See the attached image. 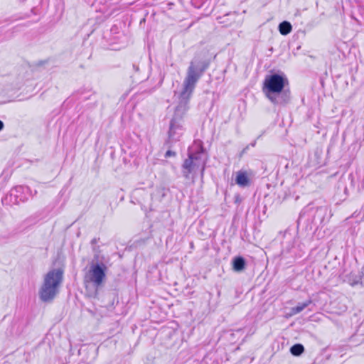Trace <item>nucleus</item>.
Returning <instances> with one entry per match:
<instances>
[{"instance_id":"nucleus-1","label":"nucleus","mask_w":364,"mask_h":364,"mask_svg":"<svg viewBox=\"0 0 364 364\" xmlns=\"http://www.w3.org/2000/svg\"><path fill=\"white\" fill-rule=\"evenodd\" d=\"M210 65V60L196 56L189 64L183 87L178 95V104L169 123L168 139L166 145L171 147V144L179 140L183 134V116L188 109L189 100L196 84Z\"/></svg>"},{"instance_id":"nucleus-2","label":"nucleus","mask_w":364,"mask_h":364,"mask_svg":"<svg viewBox=\"0 0 364 364\" xmlns=\"http://www.w3.org/2000/svg\"><path fill=\"white\" fill-rule=\"evenodd\" d=\"M286 84L288 80L284 75L277 73L267 75L264 81L263 92L274 105H285L291 97L290 91L285 89Z\"/></svg>"},{"instance_id":"nucleus-3","label":"nucleus","mask_w":364,"mask_h":364,"mask_svg":"<svg viewBox=\"0 0 364 364\" xmlns=\"http://www.w3.org/2000/svg\"><path fill=\"white\" fill-rule=\"evenodd\" d=\"M206 161L207 159L202 143L200 141L196 142L194 146L188 149V158L185 159L182 164L183 176L186 179H189L190 175L197 169L200 170L203 176Z\"/></svg>"},{"instance_id":"nucleus-4","label":"nucleus","mask_w":364,"mask_h":364,"mask_svg":"<svg viewBox=\"0 0 364 364\" xmlns=\"http://www.w3.org/2000/svg\"><path fill=\"white\" fill-rule=\"evenodd\" d=\"M63 279V270L60 268L50 270L44 277L39 290V297L43 302H50L59 292Z\"/></svg>"},{"instance_id":"nucleus-5","label":"nucleus","mask_w":364,"mask_h":364,"mask_svg":"<svg viewBox=\"0 0 364 364\" xmlns=\"http://www.w3.org/2000/svg\"><path fill=\"white\" fill-rule=\"evenodd\" d=\"M106 269L107 267L103 262L92 264L85 276V282L92 283L96 288L100 287L105 279Z\"/></svg>"},{"instance_id":"nucleus-6","label":"nucleus","mask_w":364,"mask_h":364,"mask_svg":"<svg viewBox=\"0 0 364 364\" xmlns=\"http://www.w3.org/2000/svg\"><path fill=\"white\" fill-rule=\"evenodd\" d=\"M327 213V208L326 207H314L311 204L306 206L300 213L299 220L304 217L306 215L312 216V222L315 224H321Z\"/></svg>"},{"instance_id":"nucleus-7","label":"nucleus","mask_w":364,"mask_h":364,"mask_svg":"<svg viewBox=\"0 0 364 364\" xmlns=\"http://www.w3.org/2000/svg\"><path fill=\"white\" fill-rule=\"evenodd\" d=\"M235 183L240 187H247L250 185V179L248 174L245 171H239L236 173Z\"/></svg>"},{"instance_id":"nucleus-8","label":"nucleus","mask_w":364,"mask_h":364,"mask_svg":"<svg viewBox=\"0 0 364 364\" xmlns=\"http://www.w3.org/2000/svg\"><path fill=\"white\" fill-rule=\"evenodd\" d=\"M246 265L245 259L241 257L237 256L232 259V269L235 272H242L245 269Z\"/></svg>"},{"instance_id":"nucleus-9","label":"nucleus","mask_w":364,"mask_h":364,"mask_svg":"<svg viewBox=\"0 0 364 364\" xmlns=\"http://www.w3.org/2000/svg\"><path fill=\"white\" fill-rule=\"evenodd\" d=\"M312 304V300L309 299L304 302L299 303L296 306L292 307L291 311L292 314H297L301 312L305 308Z\"/></svg>"},{"instance_id":"nucleus-10","label":"nucleus","mask_w":364,"mask_h":364,"mask_svg":"<svg viewBox=\"0 0 364 364\" xmlns=\"http://www.w3.org/2000/svg\"><path fill=\"white\" fill-rule=\"evenodd\" d=\"M292 29L291 23L288 21H283L279 25V31L282 35L286 36L289 34Z\"/></svg>"},{"instance_id":"nucleus-11","label":"nucleus","mask_w":364,"mask_h":364,"mask_svg":"<svg viewBox=\"0 0 364 364\" xmlns=\"http://www.w3.org/2000/svg\"><path fill=\"white\" fill-rule=\"evenodd\" d=\"M304 351V347L302 344L296 343L290 348V353L294 356L301 355Z\"/></svg>"},{"instance_id":"nucleus-12","label":"nucleus","mask_w":364,"mask_h":364,"mask_svg":"<svg viewBox=\"0 0 364 364\" xmlns=\"http://www.w3.org/2000/svg\"><path fill=\"white\" fill-rule=\"evenodd\" d=\"M23 189H24V188L23 186H16L11 190V191L9 193V196L11 198H12V197L14 198V200L13 201V203L18 202V198H19L18 193H21L23 191Z\"/></svg>"},{"instance_id":"nucleus-13","label":"nucleus","mask_w":364,"mask_h":364,"mask_svg":"<svg viewBox=\"0 0 364 364\" xmlns=\"http://www.w3.org/2000/svg\"><path fill=\"white\" fill-rule=\"evenodd\" d=\"M358 284L361 285H364V267H362L360 273V279L357 280H353L351 282V286H355Z\"/></svg>"},{"instance_id":"nucleus-14","label":"nucleus","mask_w":364,"mask_h":364,"mask_svg":"<svg viewBox=\"0 0 364 364\" xmlns=\"http://www.w3.org/2000/svg\"><path fill=\"white\" fill-rule=\"evenodd\" d=\"M92 250L95 252V255H94V257H93V260H92V264L94 263V262H96V263H101V262H102V260L100 259L99 247H95H95H93Z\"/></svg>"},{"instance_id":"nucleus-15","label":"nucleus","mask_w":364,"mask_h":364,"mask_svg":"<svg viewBox=\"0 0 364 364\" xmlns=\"http://www.w3.org/2000/svg\"><path fill=\"white\" fill-rule=\"evenodd\" d=\"M230 14H226L222 17L218 18L219 23L224 24L225 26H228L229 23L228 22V17Z\"/></svg>"},{"instance_id":"nucleus-16","label":"nucleus","mask_w":364,"mask_h":364,"mask_svg":"<svg viewBox=\"0 0 364 364\" xmlns=\"http://www.w3.org/2000/svg\"><path fill=\"white\" fill-rule=\"evenodd\" d=\"M360 279V275L359 276H357L355 274H350L349 275V278L348 279V282L350 283V284L351 285V282L353 281V280H357V279Z\"/></svg>"},{"instance_id":"nucleus-17","label":"nucleus","mask_w":364,"mask_h":364,"mask_svg":"<svg viewBox=\"0 0 364 364\" xmlns=\"http://www.w3.org/2000/svg\"><path fill=\"white\" fill-rule=\"evenodd\" d=\"M176 155V152H175V151H171V150H168V151L166 152V154H165L164 156H165L166 158H168V157H171V156H175Z\"/></svg>"},{"instance_id":"nucleus-18","label":"nucleus","mask_w":364,"mask_h":364,"mask_svg":"<svg viewBox=\"0 0 364 364\" xmlns=\"http://www.w3.org/2000/svg\"><path fill=\"white\" fill-rule=\"evenodd\" d=\"M97 242H98V239H97V238H93V239L91 240V244H92V245H94L97 244Z\"/></svg>"},{"instance_id":"nucleus-19","label":"nucleus","mask_w":364,"mask_h":364,"mask_svg":"<svg viewBox=\"0 0 364 364\" xmlns=\"http://www.w3.org/2000/svg\"><path fill=\"white\" fill-rule=\"evenodd\" d=\"M4 122L1 120H0V131H1L4 129Z\"/></svg>"},{"instance_id":"nucleus-20","label":"nucleus","mask_w":364,"mask_h":364,"mask_svg":"<svg viewBox=\"0 0 364 364\" xmlns=\"http://www.w3.org/2000/svg\"><path fill=\"white\" fill-rule=\"evenodd\" d=\"M168 5L169 6H171L173 5V3H168Z\"/></svg>"}]
</instances>
